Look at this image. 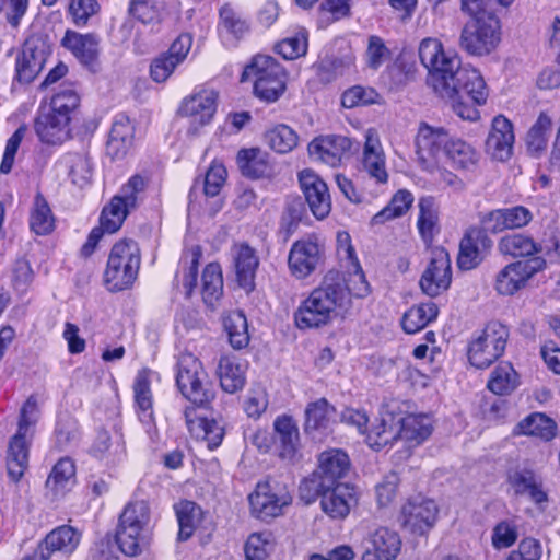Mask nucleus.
Segmentation results:
<instances>
[{"instance_id": "obj_1", "label": "nucleus", "mask_w": 560, "mask_h": 560, "mask_svg": "<svg viewBox=\"0 0 560 560\" xmlns=\"http://www.w3.org/2000/svg\"><path fill=\"white\" fill-rule=\"evenodd\" d=\"M416 162L431 180L459 191L464 182L445 167L443 160L458 172H472L479 163L476 148L462 138L451 136L446 129L421 122L415 138Z\"/></svg>"}, {"instance_id": "obj_2", "label": "nucleus", "mask_w": 560, "mask_h": 560, "mask_svg": "<svg viewBox=\"0 0 560 560\" xmlns=\"http://www.w3.org/2000/svg\"><path fill=\"white\" fill-rule=\"evenodd\" d=\"M349 308L348 292L325 277L323 283L300 302L293 315L294 324L301 330L318 329L343 316Z\"/></svg>"}, {"instance_id": "obj_3", "label": "nucleus", "mask_w": 560, "mask_h": 560, "mask_svg": "<svg viewBox=\"0 0 560 560\" xmlns=\"http://www.w3.org/2000/svg\"><path fill=\"white\" fill-rule=\"evenodd\" d=\"M418 55L421 65L428 70V81L434 92L440 96L454 97L456 94L452 82L462 66L459 56L446 50L435 37L423 38L419 43Z\"/></svg>"}, {"instance_id": "obj_4", "label": "nucleus", "mask_w": 560, "mask_h": 560, "mask_svg": "<svg viewBox=\"0 0 560 560\" xmlns=\"http://www.w3.org/2000/svg\"><path fill=\"white\" fill-rule=\"evenodd\" d=\"M452 84L456 95L441 97L448 102L459 118L478 121L480 119L478 107L485 105L489 96V90L481 72L468 65L460 66Z\"/></svg>"}, {"instance_id": "obj_5", "label": "nucleus", "mask_w": 560, "mask_h": 560, "mask_svg": "<svg viewBox=\"0 0 560 560\" xmlns=\"http://www.w3.org/2000/svg\"><path fill=\"white\" fill-rule=\"evenodd\" d=\"M150 523V508L145 501L131 502L124 509L116 532V542L122 553L135 557L148 548Z\"/></svg>"}, {"instance_id": "obj_6", "label": "nucleus", "mask_w": 560, "mask_h": 560, "mask_svg": "<svg viewBox=\"0 0 560 560\" xmlns=\"http://www.w3.org/2000/svg\"><path fill=\"white\" fill-rule=\"evenodd\" d=\"M292 500L288 487L275 479L258 481L247 495L250 516L265 523L282 516Z\"/></svg>"}, {"instance_id": "obj_7", "label": "nucleus", "mask_w": 560, "mask_h": 560, "mask_svg": "<svg viewBox=\"0 0 560 560\" xmlns=\"http://www.w3.org/2000/svg\"><path fill=\"white\" fill-rule=\"evenodd\" d=\"M140 267V250L132 240H121L112 247L104 272V282L110 291L129 288Z\"/></svg>"}, {"instance_id": "obj_8", "label": "nucleus", "mask_w": 560, "mask_h": 560, "mask_svg": "<svg viewBox=\"0 0 560 560\" xmlns=\"http://www.w3.org/2000/svg\"><path fill=\"white\" fill-rule=\"evenodd\" d=\"M176 384L182 395L198 407H207L215 396L208 373L192 354L179 358Z\"/></svg>"}, {"instance_id": "obj_9", "label": "nucleus", "mask_w": 560, "mask_h": 560, "mask_svg": "<svg viewBox=\"0 0 560 560\" xmlns=\"http://www.w3.org/2000/svg\"><path fill=\"white\" fill-rule=\"evenodd\" d=\"M254 79L255 94L267 102H275L285 90L287 74L270 56L257 55L244 69L241 81Z\"/></svg>"}, {"instance_id": "obj_10", "label": "nucleus", "mask_w": 560, "mask_h": 560, "mask_svg": "<svg viewBox=\"0 0 560 560\" xmlns=\"http://www.w3.org/2000/svg\"><path fill=\"white\" fill-rule=\"evenodd\" d=\"M509 338V329L499 322H490L482 331L471 340L468 360L477 369H486L497 361L504 352Z\"/></svg>"}, {"instance_id": "obj_11", "label": "nucleus", "mask_w": 560, "mask_h": 560, "mask_svg": "<svg viewBox=\"0 0 560 560\" xmlns=\"http://www.w3.org/2000/svg\"><path fill=\"white\" fill-rule=\"evenodd\" d=\"M500 42L501 25L499 19H489L481 23L466 22L459 36V47L475 57H485L492 54Z\"/></svg>"}, {"instance_id": "obj_12", "label": "nucleus", "mask_w": 560, "mask_h": 560, "mask_svg": "<svg viewBox=\"0 0 560 560\" xmlns=\"http://www.w3.org/2000/svg\"><path fill=\"white\" fill-rule=\"evenodd\" d=\"M545 267L546 261L541 257L510 262L498 272L494 289L501 295H513L525 288L529 279Z\"/></svg>"}, {"instance_id": "obj_13", "label": "nucleus", "mask_w": 560, "mask_h": 560, "mask_svg": "<svg viewBox=\"0 0 560 560\" xmlns=\"http://www.w3.org/2000/svg\"><path fill=\"white\" fill-rule=\"evenodd\" d=\"M323 253V245L314 235L295 241L288 255L290 275L298 280L306 279L317 269Z\"/></svg>"}, {"instance_id": "obj_14", "label": "nucleus", "mask_w": 560, "mask_h": 560, "mask_svg": "<svg viewBox=\"0 0 560 560\" xmlns=\"http://www.w3.org/2000/svg\"><path fill=\"white\" fill-rule=\"evenodd\" d=\"M438 513L439 509L433 500L415 497L402 504L398 520L408 532L423 535L434 526Z\"/></svg>"}, {"instance_id": "obj_15", "label": "nucleus", "mask_w": 560, "mask_h": 560, "mask_svg": "<svg viewBox=\"0 0 560 560\" xmlns=\"http://www.w3.org/2000/svg\"><path fill=\"white\" fill-rule=\"evenodd\" d=\"M217 97L213 90H200L183 101L179 114L187 120L190 133L197 135L211 122L217 110Z\"/></svg>"}, {"instance_id": "obj_16", "label": "nucleus", "mask_w": 560, "mask_h": 560, "mask_svg": "<svg viewBox=\"0 0 560 560\" xmlns=\"http://www.w3.org/2000/svg\"><path fill=\"white\" fill-rule=\"evenodd\" d=\"M451 282L452 268L450 256L443 248H435L420 278V289L428 296L434 298L446 291Z\"/></svg>"}, {"instance_id": "obj_17", "label": "nucleus", "mask_w": 560, "mask_h": 560, "mask_svg": "<svg viewBox=\"0 0 560 560\" xmlns=\"http://www.w3.org/2000/svg\"><path fill=\"white\" fill-rule=\"evenodd\" d=\"M361 171L377 184H386L389 178L385 150L378 132L370 128L364 132L360 156Z\"/></svg>"}, {"instance_id": "obj_18", "label": "nucleus", "mask_w": 560, "mask_h": 560, "mask_svg": "<svg viewBox=\"0 0 560 560\" xmlns=\"http://www.w3.org/2000/svg\"><path fill=\"white\" fill-rule=\"evenodd\" d=\"M298 179L313 215L318 220L325 219L331 211L330 194L325 180L312 168L300 171Z\"/></svg>"}, {"instance_id": "obj_19", "label": "nucleus", "mask_w": 560, "mask_h": 560, "mask_svg": "<svg viewBox=\"0 0 560 560\" xmlns=\"http://www.w3.org/2000/svg\"><path fill=\"white\" fill-rule=\"evenodd\" d=\"M320 508L334 520L345 518L357 504L355 489L349 483H319Z\"/></svg>"}, {"instance_id": "obj_20", "label": "nucleus", "mask_w": 560, "mask_h": 560, "mask_svg": "<svg viewBox=\"0 0 560 560\" xmlns=\"http://www.w3.org/2000/svg\"><path fill=\"white\" fill-rule=\"evenodd\" d=\"M514 142L512 121L504 115L494 116L485 143L487 154L500 162L508 161L513 155Z\"/></svg>"}, {"instance_id": "obj_21", "label": "nucleus", "mask_w": 560, "mask_h": 560, "mask_svg": "<svg viewBox=\"0 0 560 560\" xmlns=\"http://www.w3.org/2000/svg\"><path fill=\"white\" fill-rule=\"evenodd\" d=\"M50 47L40 38H30L25 42L21 54L16 58V77L20 82H32L43 70Z\"/></svg>"}, {"instance_id": "obj_22", "label": "nucleus", "mask_w": 560, "mask_h": 560, "mask_svg": "<svg viewBox=\"0 0 560 560\" xmlns=\"http://www.w3.org/2000/svg\"><path fill=\"white\" fill-rule=\"evenodd\" d=\"M492 246L490 237L479 228H470L459 243L457 265L462 270H471L485 259Z\"/></svg>"}, {"instance_id": "obj_23", "label": "nucleus", "mask_w": 560, "mask_h": 560, "mask_svg": "<svg viewBox=\"0 0 560 560\" xmlns=\"http://www.w3.org/2000/svg\"><path fill=\"white\" fill-rule=\"evenodd\" d=\"M351 149V141L343 136L326 135L314 138L307 145L311 160L336 167Z\"/></svg>"}, {"instance_id": "obj_24", "label": "nucleus", "mask_w": 560, "mask_h": 560, "mask_svg": "<svg viewBox=\"0 0 560 560\" xmlns=\"http://www.w3.org/2000/svg\"><path fill=\"white\" fill-rule=\"evenodd\" d=\"M400 548L401 540L397 532L378 527L369 534L362 560H395Z\"/></svg>"}, {"instance_id": "obj_25", "label": "nucleus", "mask_w": 560, "mask_h": 560, "mask_svg": "<svg viewBox=\"0 0 560 560\" xmlns=\"http://www.w3.org/2000/svg\"><path fill=\"white\" fill-rule=\"evenodd\" d=\"M231 257L238 285L247 292L252 291L259 266L256 249L246 243H236L231 248Z\"/></svg>"}, {"instance_id": "obj_26", "label": "nucleus", "mask_w": 560, "mask_h": 560, "mask_svg": "<svg viewBox=\"0 0 560 560\" xmlns=\"http://www.w3.org/2000/svg\"><path fill=\"white\" fill-rule=\"evenodd\" d=\"M81 540V534L71 526H60L51 530L39 545L38 555L42 560H49L54 552L71 555Z\"/></svg>"}, {"instance_id": "obj_27", "label": "nucleus", "mask_w": 560, "mask_h": 560, "mask_svg": "<svg viewBox=\"0 0 560 560\" xmlns=\"http://www.w3.org/2000/svg\"><path fill=\"white\" fill-rule=\"evenodd\" d=\"M398 439L405 442L408 447H417L427 441L433 432V420L430 416L407 415L397 418Z\"/></svg>"}, {"instance_id": "obj_28", "label": "nucleus", "mask_w": 560, "mask_h": 560, "mask_svg": "<svg viewBox=\"0 0 560 560\" xmlns=\"http://www.w3.org/2000/svg\"><path fill=\"white\" fill-rule=\"evenodd\" d=\"M135 125L125 114L115 116L107 141V154L113 159L125 156L132 148Z\"/></svg>"}, {"instance_id": "obj_29", "label": "nucleus", "mask_w": 560, "mask_h": 560, "mask_svg": "<svg viewBox=\"0 0 560 560\" xmlns=\"http://www.w3.org/2000/svg\"><path fill=\"white\" fill-rule=\"evenodd\" d=\"M184 415L187 429L194 438L207 442L210 450L221 444L223 428L215 420L197 415L196 409L191 407L186 408Z\"/></svg>"}, {"instance_id": "obj_30", "label": "nucleus", "mask_w": 560, "mask_h": 560, "mask_svg": "<svg viewBox=\"0 0 560 560\" xmlns=\"http://www.w3.org/2000/svg\"><path fill=\"white\" fill-rule=\"evenodd\" d=\"M364 441L374 451H381L398 439L397 417L384 412L365 429Z\"/></svg>"}, {"instance_id": "obj_31", "label": "nucleus", "mask_w": 560, "mask_h": 560, "mask_svg": "<svg viewBox=\"0 0 560 560\" xmlns=\"http://www.w3.org/2000/svg\"><path fill=\"white\" fill-rule=\"evenodd\" d=\"M62 45L83 65L91 66L100 54V38L95 34H80L67 31Z\"/></svg>"}, {"instance_id": "obj_32", "label": "nucleus", "mask_w": 560, "mask_h": 560, "mask_svg": "<svg viewBox=\"0 0 560 560\" xmlns=\"http://www.w3.org/2000/svg\"><path fill=\"white\" fill-rule=\"evenodd\" d=\"M218 31L225 45H234L248 33L249 25L235 8L226 3L220 9Z\"/></svg>"}, {"instance_id": "obj_33", "label": "nucleus", "mask_w": 560, "mask_h": 560, "mask_svg": "<svg viewBox=\"0 0 560 560\" xmlns=\"http://www.w3.org/2000/svg\"><path fill=\"white\" fill-rule=\"evenodd\" d=\"M35 131L43 143L57 145L70 138V124L42 110L35 120Z\"/></svg>"}, {"instance_id": "obj_34", "label": "nucleus", "mask_w": 560, "mask_h": 560, "mask_svg": "<svg viewBox=\"0 0 560 560\" xmlns=\"http://www.w3.org/2000/svg\"><path fill=\"white\" fill-rule=\"evenodd\" d=\"M74 485V462L69 457L59 459L46 480L47 493L52 499H59L70 491Z\"/></svg>"}, {"instance_id": "obj_35", "label": "nucleus", "mask_w": 560, "mask_h": 560, "mask_svg": "<svg viewBox=\"0 0 560 560\" xmlns=\"http://www.w3.org/2000/svg\"><path fill=\"white\" fill-rule=\"evenodd\" d=\"M513 434L534 436L549 442L557 435V423L545 413L533 412L515 425Z\"/></svg>"}, {"instance_id": "obj_36", "label": "nucleus", "mask_w": 560, "mask_h": 560, "mask_svg": "<svg viewBox=\"0 0 560 560\" xmlns=\"http://www.w3.org/2000/svg\"><path fill=\"white\" fill-rule=\"evenodd\" d=\"M246 364L234 355L221 357L218 363L217 375L222 389L233 394L245 385Z\"/></svg>"}, {"instance_id": "obj_37", "label": "nucleus", "mask_w": 560, "mask_h": 560, "mask_svg": "<svg viewBox=\"0 0 560 560\" xmlns=\"http://www.w3.org/2000/svg\"><path fill=\"white\" fill-rule=\"evenodd\" d=\"M30 439L13 435L8 444L5 464L11 481L19 482L28 467Z\"/></svg>"}, {"instance_id": "obj_38", "label": "nucleus", "mask_w": 560, "mask_h": 560, "mask_svg": "<svg viewBox=\"0 0 560 560\" xmlns=\"http://www.w3.org/2000/svg\"><path fill=\"white\" fill-rule=\"evenodd\" d=\"M508 483L515 494L528 497L535 503H542L547 500L541 482L530 470H511L508 475Z\"/></svg>"}, {"instance_id": "obj_39", "label": "nucleus", "mask_w": 560, "mask_h": 560, "mask_svg": "<svg viewBox=\"0 0 560 560\" xmlns=\"http://www.w3.org/2000/svg\"><path fill=\"white\" fill-rule=\"evenodd\" d=\"M318 474L320 483H334L342 478L350 467L348 455L341 450H329L323 452L318 459Z\"/></svg>"}, {"instance_id": "obj_40", "label": "nucleus", "mask_w": 560, "mask_h": 560, "mask_svg": "<svg viewBox=\"0 0 560 560\" xmlns=\"http://www.w3.org/2000/svg\"><path fill=\"white\" fill-rule=\"evenodd\" d=\"M154 376V372L148 369H143L138 372L135 384V401L139 409L138 416L142 423L150 424L153 420L152 411V394H151V381Z\"/></svg>"}, {"instance_id": "obj_41", "label": "nucleus", "mask_w": 560, "mask_h": 560, "mask_svg": "<svg viewBox=\"0 0 560 560\" xmlns=\"http://www.w3.org/2000/svg\"><path fill=\"white\" fill-rule=\"evenodd\" d=\"M237 164L242 173L248 177L260 178L271 173L269 154L259 148L240 150Z\"/></svg>"}, {"instance_id": "obj_42", "label": "nucleus", "mask_w": 560, "mask_h": 560, "mask_svg": "<svg viewBox=\"0 0 560 560\" xmlns=\"http://www.w3.org/2000/svg\"><path fill=\"white\" fill-rule=\"evenodd\" d=\"M348 278H341L338 275L328 273L326 278H330L331 283H339L348 292L350 304L351 298H364L370 293V285L365 279L363 270L358 262L345 267Z\"/></svg>"}, {"instance_id": "obj_43", "label": "nucleus", "mask_w": 560, "mask_h": 560, "mask_svg": "<svg viewBox=\"0 0 560 560\" xmlns=\"http://www.w3.org/2000/svg\"><path fill=\"white\" fill-rule=\"evenodd\" d=\"M277 441L280 446V456L291 459L299 447V429L292 418L278 417L273 423Z\"/></svg>"}, {"instance_id": "obj_44", "label": "nucleus", "mask_w": 560, "mask_h": 560, "mask_svg": "<svg viewBox=\"0 0 560 560\" xmlns=\"http://www.w3.org/2000/svg\"><path fill=\"white\" fill-rule=\"evenodd\" d=\"M276 549V539L271 532L250 533L244 541L245 560H267Z\"/></svg>"}, {"instance_id": "obj_45", "label": "nucleus", "mask_w": 560, "mask_h": 560, "mask_svg": "<svg viewBox=\"0 0 560 560\" xmlns=\"http://www.w3.org/2000/svg\"><path fill=\"white\" fill-rule=\"evenodd\" d=\"M28 222L31 230L37 235H48L55 230V215L47 200L40 194L35 196Z\"/></svg>"}, {"instance_id": "obj_46", "label": "nucleus", "mask_w": 560, "mask_h": 560, "mask_svg": "<svg viewBox=\"0 0 560 560\" xmlns=\"http://www.w3.org/2000/svg\"><path fill=\"white\" fill-rule=\"evenodd\" d=\"M498 249L502 255L524 257L539 253L541 247L524 234H509L500 238Z\"/></svg>"}, {"instance_id": "obj_47", "label": "nucleus", "mask_w": 560, "mask_h": 560, "mask_svg": "<svg viewBox=\"0 0 560 560\" xmlns=\"http://www.w3.org/2000/svg\"><path fill=\"white\" fill-rule=\"evenodd\" d=\"M438 316V306L433 302L410 307L404 315L401 325L406 332L416 334Z\"/></svg>"}, {"instance_id": "obj_48", "label": "nucleus", "mask_w": 560, "mask_h": 560, "mask_svg": "<svg viewBox=\"0 0 560 560\" xmlns=\"http://www.w3.org/2000/svg\"><path fill=\"white\" fill-rule=\"evenodd\" d=\"M354 66V57L350 54L340 58H327L314 65L317 79L322 83H330L348 73Z\"/></svg>"}, {"instance_id": "obj_49", "label": "nucleus", "mask_w": 560, "mask_h": 560, "mask_svg": "<svg viewBox=\"0 0 560 560\" xmlns=\"http://www.w3.org/2000/svg\"><path fill=\"white\" fill-rule=\"evenodd\" d=\"M178 521V538L187 540L190 538L202 518L201 509L191 501H180L175 505Z\"/></svg>"}, {"instance_id": "obj_50", "label": "nucleus", "mask_w": 560, "mask_h": 560, "mask_svg": "<svg viewBox=\"0 0 560 560\" xmlns=\"http://www.w3.org/2000/svg\"><path fill=\"white\" fill-rule=\"evenodd\" d=\"M412 202V194L406 189H400L392 197L389 203L372 218L371 223L380 225L402 217L410 209Z\"/></svg>"}, {"instance_id": "obj_51", "label": "nucleus", "mask_w": 560, "mask_h": 560, "mask_svg": "<svg viewBox=\"0 0 560 560\" xmlns=\"http://www.w3.org/2000/svg\"><path fill=\"white\" fill-rule=\"evenodd\" d=\"M267 145L279 154H285L299 144L298 133L289 126L280 124L265 133Z\"/></svg>"}, {"instance_id": "obj_52", "label": "nucleus", "mask_w": 560, "mask_h": 560, "mask_svg": "<svg viewBox=\"0 0 560 560\" xmlns=\"http://www.w3.org/2000/svg\"><path fill=\"white\" fill-rule=\"evenodd\" d=\"M200 256L199 248L194 247L180 259L176 281L182 283L186 295H190L196 288Z\"/></svg>"}, {"instance_id": "obj_53", "label": "nucleus", "mask_w": 560, "mask_h": 560, "mask_svg": "<svg viewBox=\"0 0 560 560\" xmlns=\"http://www.w3.org/2000/svg\"><path fill=\"white\" fill-rule=\"evenodd\" d=\"M417 226L421 236L429 241L438 230L439 208L433 197H422L419 200Z\"/></svg>"}, {"instance_id": "obj_54", "label": "nucleus", "mask_w": 560, "mask_h": 560, "mask_svg": "<svg viewBox=\"0 0 560 560\" xmlns=\"http://www.w3.org/2000/svg\"><path fill=\"white\" fill-rule=\"evenodd\" d=\"M202 298L205 303L214 305L223 293V277L219 264H209L202 272Z\"/></svg>"}, {"instance_id": "obj_55", "label": "nucleus", "mask_w": 560, "mask_h": 560, "mask_svg": "<svg viewBox=\"0 0 560 560\" xmlns=\"http://www.w3.org/2000/svg\"><path fill=\"white\" fill-rule=\"evenodd\" d=\"M224 328L234 349L245 348L249 342L248 324L240 311L231 312L224 318Z\"/></svg>"}, {"instance_id": "obj_56", "label": "nucleus", "mask_w": 560, "mask_h": 560, "mask_svg": "<svg viewBox=\"0 0 560 560\" xmlns=\"http://www.w3.org/2000/svg\"><path fill=\"white\" fill-rule=\"evenodd\" d=\"M79 106V96L72 90H62L56 93L48 105L43 110L56 118H65L70 124L72 114Z\"/></svg>"}, {"instance_id": "obj_57", "label": "nucleus", "mask_w": 560, "mask_h": 560, "mask_svg": "<svg viewBox=\"0 0 560 560\" xmlns=\"http://www.w3.org/2000/svg\"><path fill=\"white\" fill-rule=\"evenodd\" d=\"M517 386V375L508 362L500 363L491 373L488 388L497 395H505Z\"/></svg>"}, {"instance_id": "obj_58", "label": "nucleus", "mask_w": 560, "mask_h": 560, "mask_svg": "<svg viewBox=\"0 0 560 560\" xmlns=\"http://www.w3.org/2000/svg\"><path fill=\"white\" fill-rule=\"evenodd\" d=\"M335 409L325 398L308 404L305 410L306 431L326 428L332 418Z\"/></svg>"}, {"instance_id": "obj_59", "label": "nucleus", "mask_w": 560, "mask_h": 560, "mask_svg": "<svg viewBox=\"0 0 560 560\" xmlns=\"http://www.w3.org/2000/svg\"><path fill=\"white\" fill-rule=\"evenodd\" d=\"M68 175L73 185L84 187L90 183L92 166L88 156L81 154H68L63 159Z\"/></svg>"}, {"instance_id": "obj_60", "label": "nucleus", "mask_w": 560, "mask_h": 560, "mask_svg": "<svg viewBox=\"0 0 560 560\" xmlns=\"http://www.w3.org/2000/svg\"><path fill=\"white\" fill-rule=\"evenodd\" d=\"M551 126V118L541 113L527 132L526 144L530 152L540 153L546 149Z\"/></svg>"}, {"instance_id": "obj_61", "label": "nucleus", "mask_w": 560, "mask_h": 560, "mask_svg": "<svg viewBox=\"0 0 560 560\" xmlns=\"http://www.w3.org/2000/svg\"><path fill=\"white\" fill-rule=\"evenodd\" d=\"M129 209L124 206L119 198H112L110 202L103 209L100 226L106 233H115L122 225Z\"/></svg>"}, {"instance_id": "obj_62", "label": "nucleus", "mask_w": 560, "mask_h": 560, "mask_svg": "<svg viewBox=\"0 0 560 560\" xmlns=\"http://www.w3.org/2000/svg\"><path fill=\"white\" fill-rule=\"evenodd\" d=\"M163 4L155 0H131L129 14L143 24H155L162 20Z\"/></svg>"}, {"instance_id": "obj_63", "label": "nucleus", "mask_w": 560, "mask_h": 560, "mask_svg": "<svg viewBox=\"0 0 560 560\" xmlns=\"http://www.w3.org/2000/svg\"><path fill=\"white\" fill-rule=\"evenodd\" d=\"M278 52L284 59H296L307 51V35L304 31L287 37L277 45Z\"/></svg>"}, {"instance_id": "obj_64", "label": "nucleus", "mask_w": 560, "mask_h": 560, "mask_svg": "<svg viewBox=\"0 0 560 560\" xmlns=\"http://www.w3.org/2000/svg\"><path fill=\"white\" fill-rule=\"evenodd\" d=\"M505 560H544V547L536 538H523Z\"/></svg>"}]
</instances>
